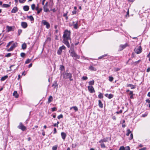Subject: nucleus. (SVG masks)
Wrapping results in <instances>:
<instances>
[{"label":"nucleus","instance_id":"54","mask_svg":"<svg viewBox=\"0 0 150 150\" xmlns=\"http://www.w3.org/2000/svg\"><path fill=\"white\" fill-rule=\"evenodd\" d=\"M125 150H130V148L129 146H127L125 147Z\"/></svg>","mask_w":150,"mask_h":150},{"label":"nucleus","instance_id":"25","mask_svg":"<svg viewBox=\"0 0 150 150\" xmlns=\"http://www.w3.org/2000/svg\"><path fill=\"white\" fill-rule=\"evenodd\" d=\"M27 47L26 44L24 43L22 45V48L23 50H25Z\"/></svg>","mask_w":150,"mask_h":150},{"label":"nucleus","instance_id":"39","mask_svg":"<svg viewBox=\"0 0 150 150\" xmlns=\"http://www.w3.org/2000/svg\"><path fill=\"white\" fill-rule=\"evenodd\" d=\"M100 146L101 148H106V146H105V145L103 143H100Z\"/></svg>","mask_w":150,"mask_h":150},{"label":"nucleus","instance_id":"46","mask_svg":"<svg viewBox=\"0 0 150 150\" xmlns=\"http://www.w3.org/2000/svg\"><path fill=\"white\" fill-rule=\"evenodd\" d=\"M125 147L123 146H122L120 147L119 150H125Z\"/></svg>","mask_w":150,"mask_h":150},{"label":"nucleus","instance_id":"64","mask_svg":"<svg viewBox=\"0 0 150 150\" xmlns=\"http://www.w3.org/2000/svg\"><path fill=\"white\" fill-rule=\"evenodd\" d=\"M150 71V68L149 67L146 70V72H149Z\"/></svg>","mask_w":150,"mask_h":150},{"label":"nucleus","instance_id":"24","mask_svg":"<svg viewBox=\"0 0 150 150\" xmlns=\"http://www.w3.org/2000/svg\"><path fill=\"white\" fill-rule=\"evenodd\" d=\"M58 86V84L57 83V81H55L54 82V83L52 85V86L54 87V88H57Z\"/></svg>","mask_w":150,"mask_h":150},{"label":"nucleus","instance_id":"15","mask_svg":"<svg viewBox=\"0 0 150 150\" xmlns=\"http://www.w3.org/2000/svg\"><path fill=\"white\" fill-rule=\"evenodd\" d=\"M105 96L109 99H110L112 98L114 96V95L113 94H108V93H106V94H105Z\"/></svg>","mask_w":150,"mask_h":150},{"label":"nucleus","instance_id":"45","mask_svg":"<svg viewBox=\"0 0 150 150\" xmlns=\"http://www.w3.org/2000/svg\"><path fill=\"white\" fill-rule=\"evenodd\" d=\"M63 116L62 114H60V115H58L57 117V118L59 119H60L61 118H63Z\"/></svg>","mask_w":150,"mask_h":150},{"label":"nucleus","instance_id":"41","mask_svg":"<svg viewBox=\"0 0 150 150\" xmlns=\"http://www.w3.org/2000/svg\"><path fill=\"white\" fill-rule=\"evenodd\" d=\"M109 81L110 82H112L114 79V78L113 77L110 76H109Z\"/></svg>","mask_w":150,"mask_h":150},{"label":"nucleus","instance_id":"5","mask_svg":"<svg viewBox=\"0 0 150 150\" xmlns=\"http://www.w3.org/2000/svg\"><path fill=\"white\" fill-rule=\"evenodd\" d=\"M18 127L23 131H25L26 130V127L25 126H24L22 122H20L19 125L18 126Z\"/></svg>","mask_w":150,"mask_h":150},{"label":"nucleus","instance_id":"14","mask_svg":"<svg viewBox=\"0 0 150 150\" xmlns=\"http://www.w3.org/2000/svg\"><path fill=\"white\" fill-rule=\"evenodd\" d=\"M21 25L22 27L23 28H25L28 26L27 23L25 22H22L21 23Z\"/></svg>","mask_w":150,"mask_h":150},{"label":"nucleus","instance_id":"29","mask_svg":"<svg viewBox=\"0 0 150 150\" xmlns=\"http://www.w3.org/2000/svg\"><path fill=\"white\" fill-rule=\"evenodd\" d=\"M129 94V95H131L130 96V98L131 99L133 98V91H130Z\"/></svg>","mask_w":150,"mask_h":150},{"label":"nucleus","instance_id":"30","mask_svg":"<svg viewBox=\"0 0 150 150\" xmlns=\"http://www.w3.org/2000/svg\"><path fill=\"white\" fill-rule=\"evenodd\" d=\"M88 83L89 86H92V85H93L94 84V81L93 80L92 81H91L89 82Z\"/></svg>","mask_w":150,"mask_h":150},{"label":"nucleus","instance_id":"12","mask_svg":"<svg viewBox=\"0 0 150 150\" xmlns=\"http://www.w3.org/2000/svg\"><path fill=\"white\" fill-rule=\"evenodd\" d=\"M128 46V45L127 43H126L124 45H120V50H122L126 48Z\"/></svg>","mask_w":150,"mask_h":150},{"label":"nucleus","instance_id":"49","mask_svg":"<svg viewBox=\"0 0 150 150\" xmlns=\"http://www.w3.org/2000/svg\"><path fill=\"white\" fill-rule=\"evenodd\" d=\"M20 55L21 57H24L25 56V54L24 53L22 52L21 53Z\"/></svg>","mask_w":150,"mask_h":150},{"label":"nucleus","instance_id":"13","mask_svg":"<svg viewBox=\"0 0 150 150\" xmlns=\"http://www.w3.org/2000/svg\"><path fill=\"white\" fill-rule=\"evenodd\" d=\"M47 4L48 2H47L45 4V5H44V6H43V9L44 11L45 12H47L49 11V10L47 8Z\"/></svg>","mask_w":150,"mask_h":150},{"label":"nucleus","instance_id":"1","mask_svg":"<svg viewBox=\"0 0 150 150\" xmlns=\"http://www.w3.org/2000/svg\"><path fill=\"white\" fill-rule=\"evenodd\" d=\"M70 33V31L66 30L64 31L63 36V39L62 42L68 48L70 47V45L68 40H71Z\"/></svg>","mask_w":150,"mask_h":150},{"label":"nucleus","instance_id":"28","mask_svg":"<svg viewBox=\"0 0 150 150\" xmlns=\"http://www.w3.org/2000/svg\"><path fill=\"white\" fill-rule=\"evenodd\" d=\"M8 77L7 75L5 76H4L2 77L0 79V80L1 81H4L6 80Z\"/></svg>","mask_w":150,"mask_h":150},{"label":"nucleus","instance_id":"62","mask_svg":"<svg viewBox=\"0 0 150 150\" xmlns=\"http://www.w3.org/2000/svg\"><path fill=\"white\" fill-rule=\"evenodd\" d=\"M146 147H144L142 148V149H139V150H146Z\"/></svg>","mask_w":150,"mask_h":150},{"label":"nucleus","instance_id":"61","mask_svg":"<svg viewBox=\"0 0 150 150\" xmlns=\"http://www.w3.org/2000/svg\"><path fill=\"white\" fill-rule=\"evenodd\" d=\"M76 10L73 11H72V13L73 14H76Z\"/></svg>","mask_w":150,"mask_h":150},{"label":"nucleus","instance_id":"40","mask_svg":"<svg viewBox=\"0 0 150 150\" xmlns=\"http://www.w3.org/2000/svg\"><path fill=\"white\" fill-rule=\"evenodd\" d=\"M13 42V41H11L9 42L6 46V47H8L11 45V44Z\"/></svg>","mask_w":150,"mask_h":150},{"label":"nucleus","instance_id":"9","mask_svg":"<svg viewBox=\"0 0 150 150\" xmlns=\"http://www.w3.org/2000/svg\"><path fill=\"white\" fill-rule=\"evenodd\" d=\"M88 89L89 91L91 93H94L95 91L92 86H88Z\"/></svg>","mask_w":150,"mask_h":150},{"label":"nucleus","instance_id":"58","mask_svg":"<svg viewBox=\"0 0 150 150\" xmlns=\"http://www.w3.org/2000/svg\"><path fill=\"white\" fill-rule=\"evenodd\" d=\"M42 134L43 136H44L45 135V132L44 130H42Z\"/></svg>","mask_w":150,"mask_h":150},{"label":"nucleus","instance_id":"42","mask_svg":"<svg viewBox=\"0 0 150 150\" xmlns=\"http://www.w3.org/2000/svg\"><path fill=\"white\" fill-rule=\"evenodd\" d=\"M31 60V59H28L25 62V64H28L30 62Z\"/></svg>","mask_w":150,"mask_h":150},{"label":"nucleus","instance_id":"4","mask_svg":"<svg viewBox=\"0 0 150 150\" xmlns=\"http://www.w3.org/2000/svg\"><path fill=\"white\" fill-rule=\"evenodd\" d=\"M142 48L141 47L139 46L136 47L134 50V51L137 54H139L142 52Z\"/></svg>","mask_w":150,"mask_h":150},{"label":"nucleus","instance_id":"44","mask_svg":"<svg viewBox=\"0 0 150 150\" xmlns=\"http://www.w3.org/2000/svg\"><path fill=\"white\" fill-rule=\"evenodd\" d=\"M11 54L10 53L7 54L5 56L6 57H9L11 56Z\"/></svg>","mask_w":150,"mask_h":150},{"label":"nucleus","instance_id":"52","mask_svg":"<svg viewBox=\"0 0 150 150\" xmlns=\"http://www.w3.org/2000/svg\"><path fill=\"white\" fill-rule=\"evenodd\" d=\"M51 110L52 112H54L57 110V108L56 107H53L51 108Z\"/></svg>","mask_w":150,"mask_h":150},{"label":"nucleus","instance_id":"18","mask_svg":"<svg viewBox=\"0 0 150 150\" xmlns=\"http://www.w3.org/2000/svg\"><path fill=\"white\" fill-rule=\"evenodd\" d=\"M61 135L62 139L63 140H64L67 136L66 134L64 132H62L61 133Z\"/></svg>","mask_w":150,"mask_h":150},{"label":"nucleus","instance_id":"16","mask_svg":"<svg viewBox=\"0 0 150 150\" xmlns=\"http://www.w3.org/2000/svg\"><path fill=\"white\" fill-rule=\"evenodd\" d=\"M18 8L16 6L14 7L11 11V13H15L17 12L18 11Z\"/></svg>","mask_w":150,"mask_h":150},{"label":"nucleus","instance_id":"19","mask_svg":"<svg viewBox=\"0 0 150 150\" xmlns=\"http://www.w3.org/2000/svg\"><path fill=\"white\" fill-rule=\"evenodd\" d=\"M13 96H14L16 98H17L19 96V95L18 93L16 91H14L13 94Z\"/></svg>","mask_w":150,"mask_h":150},{"label":"nucleus","instance_id":"55","mask_svg":"<svg viewBox=\"0 0 150 150\" xmlns=\"http://www.w3.org/2000/svg\"><path fill=\"white\" fill-rule=\"evenodd\" d=\"M19 1L20 3H23L25 1V0H19Z\"/></svg>","mask_w":150,"mask_h":150},{"label":"nucleus","instance_id":"11","mask_svg":"<svg viewBox=\"0 0 150 150\" xmlns=\"http://www.w3.org/2000/svg\"><path fill=\"white\" fill-rule=\"evenodd\" d=\"M108 139H109L110 140L111 139V137H106L105 138H104L103 139H101L99 141V143H103L104 142H106L108 141Z\"/></svg>","mask_w":150,"mask_h":150},{"label":"nucleus","instance_id":"33","mask_svg":"<svg viewBox=\"0 0 150 150\" xmlns=\"http://www.w3.org/2000/svg\"><path fill=\"white\" fill-rule=\"evenodd\" d=\"M99 93L98 95V97L100 99L103 98V94L101 93Z\"/></svg>","mask_w":150,"mask_h":150},{"label":"nucleus","instance_id":"10","mask_svg":"<svg viewBox=\"0 0 150 150\" xmlns=\"http://www.w3.org/2000/svg\"><path fill=\"white\" fill-rule=\"evenodd\" d=\"M42 22L44 25H45L47 28L48 29L50 27V24L49 23L47 22L46 20H43L42 21Z\"/></svg>","mask_w":150,"mask_h":150},{"label":"nucleus","instance_id":"32","mask_svg":"<svg viewBox=\"0 0 150 150\" xmlns=\"http://www.w3.org/2000/svg\"><path fill=\"white\" fill-rule=\"evenodd\" d=\"M73 108L74 109L75 111H77L78 110V108L76 106H75L71 107L70 110H71Z\"/></svg>","mask_w":150,"mask_h":150},{"label":"nucleus","instance_id":"38","mask_svg":"<svg viewBox=\"0 0 150 150\" xmlns=\"http://www.w3.org/2000/svg\"><path fill=\"white\" fill-rule=\"evenodd\" d=\"M60 69L61 71H62L64 69V67L63 65H61L60 67Z\"/></svg>","mask_w":150,"mask_h":150},{"label":"nucleus","instance_id":"23","mask_svg":"<svg viewBox=\"0 0 150 150\" xmlns=\"http://www.w3.org/2000/svg\"><path fill=\"white\" fill-rule=\"evenodd\" d=\"M53 100V98L52 96H50L48 100L47 103H50L51 102H52Z\"/></svg>","mask_w":150,"mask_h":150},{"label":"nucleus","instance_id":"17","mask_svg":"<svg viewBox=\"0 0 150 150\" xmlns=\"http://www.w3.org/2000/svg\"><path fill=\"white\" fill-rule=\"evenodd\" d=\"M11 4V2H9V4H4L2 5V6L3 8H8L10 6Z\"/></svg>","mask_w":150,"mask_h":150},{"label":"nucleus","instance_id":"8","mask_svg":"<svg viewBox=\"0 0 150 150\" xmlns=\"http://www.w3.org/2000/svg\"><path fill=\"white\" fill-rule=\"evenodd\" d=\"M17 43H15L13 44L11 47L9 49L7 50V52H10L12 51L13 49L17 46Z\"/></svg>","mask_w":150,"mask_h":150},{"label":"nucleus","instance_id":"26","mask_svg":"<svg viewBox=\"0 0 150 150\" xmlns=\"http://www.w3.org/2000/svg\"><path fill=\"white\" fill-rule=\"evenodd\" d=\"M89 69L91 71H95L96 70L95 68L94 67L92 66H90L89 67Z\"/></svg>","mask_w":150,"mask_h":150},{"label":"nucleus","instance_id":"34","mask_svg":"<svg viewBox=\"0 0 150 150\" xmlns=\"http://www.w3.org/2000/svg\"><path fill=\"white\" fill-rule=\"evenodd\" d=\"M127 132L126 135L127 136H128L131 133V132L129 129H127Z\"/></svg>","mask_w":150,"mask_h":150},{"label":"nucleus","instance_id":"31","mask_svg":"<svg viewBox=\"0 0 150 150\" xmlns=\"http://www.w3.org/2000/svg\"><path fill=\"white\" fill-rule=\"evenodd\" d=\"M27 17L28 18H29L30 19V21H34V19L33 17V16H27Z\"/></svg>","mask_w":150,"mask_h":150},{"label":"nucleus","instance_id":"50","mask_svg":"<svg viewBox=\"0 0 150 150\" xmlns=\"http://www.w3.org/2000/svg\"><path fill=\"white\" fill-rule=\"evenodd\" d=\"M22 30L21 29H19L18 30V35H20L21 33H22Z\"/></svg>","mask_w":150,"mask_h":150},{"label":"nucleus","instance_id":"27","mask_svg":"<svg viewBox=\"0 0 150 150\" xmlns=\"http://www.w3.org/2000/svg\"><path fill=\"white\" fill-rule=\"evenodd\" d=\"M98 105L100 107L103 108V105L101 100H98Z\"/></svg>","mask_w":150,"mask_h":150},{"label":"nucleus","instance_id":"43","mask_svg":"<svg viewBox=\"0 0 150 150\" xmlns=\"http://www.w3.org/2000/svg\"><path fill=\"white\" fill-rule=\"evenodd\" d=\"M42 9L41 8L38 9V10H37L36 11H37V14H39L42 11Z\"/></svg>","mask_w":150,"mask_h":150},{"label":"nucleus","instance_id":"57","mask_svg":"<svg viewBox=\"0 0 150 150\" xmlns=\"http://www.w3.org/2000/svg\"><path fill=\"white\" fill-rule=\"evenodd\" d=\"M57 149V146H54L52 147L53 150H56Z\"/></svg>","mask_w":150,"mask_h":150},{"label":"nucleus","instance_id":"7","mask_svg":"<svg viewBox=\"0 0 150 150\" xmlns=\"http://www.w3.org/2000/svg\"><path fill=\"white\" fill-rule=\"evenodd\" d=\"M15 27L14 26H10L8 25H7L6 27L7 29V32H9L11 31H14L15 29Z\"/></svg>","mask_w":150,"mask_h":150},{"label":"nucleus","instance_id":"20","mask_svg":"<svg viewBox=\"0 0 150 150\" xmlns=\"http://www.w3.org/2000/svg\"><path fill=\"white\" fill-rule=\"evenodd\" d=\"M73 27L75 29H77L78 28V21H77L73 25Z\"/></svg>","mask_w":150,"mask_h":150},{"label":"nucleus","instance_id":"21","mask_svg":"<svg viewBox=\"0 0 150 150\" xmlns=\"http://www.w3.org/2000/svg\"><path fill=\"white\" fill-rule=\"evenodd\" d=\"M127 87H130L132 89H134L135 88V86L131 84H127Z\"/></svg>","mask_w":150,"mask_h":150},{"label":"nucleus","instance_id":"63","mask_svg":"<svg viewBox=\"0 0 150 150\" xmlns=\"http://www.w3.org/2000/svg\"><path fill=\"white\" fill-rule=\"evenodd\" d=\"M147 57L149 58V61H150V53H149V54L147 55Z\"/></svg>","mask_w":150,"mask_h":150},{"label":"nucleus","instance_id":"60","mask_svg":"<svg viewBox=\"0 0 150 150\" xmlns=\"http://www.w3.org/2000/svg\"><path fill=\"white\" fill-rule=\"evenodd\" d=\"M39 4H37V6L36 7V8H35V9L37 10H38V9H39Z\"/></svg>","mask_w":150,"mask_h":150},{"label":"nucleus","instance_id":"51","mask_svg":"<svg viewBox=\"0 0 150 150\" xmlns=\"http://www.w3.org/2000/svg\"><path fill=\"white\" fill-rule=\"evenodd\" d=\"M133 138V135L131 133L130 135V137L129 138V140H131Z\"/></svg>","mask_w":150,"mask_h":150},{"label":"nucleus","instance_id":"48","mask_svg":"<svg viewBox=\"0 0 150 150\" xmlns=\"http://www.w3.org/2000/svg\"><path fill=\"white\" fill-rule=\"evenodd\" d=\"M146 102L150 103V104L149 105V107L150 108V100L149 99H147L146 100Z\"/></svg>","mask_w":150,"mask_h":150},{"label":"nucleus","instance_id":"6","mask_svg":"<svg viewBox=\"0 0 150 150\" xmlns=\"http://www.w3.org/2000/svg\"><path fill=\"white\" fill-rule=\"evenodd\" d=\"M66 47L64 45L60 47L57 50V53L59 55H61L62 52L63 50H65Z\"/></svg>","mask_w":150,"mask_h":150},{"label":"nucleus","instance_id":"37","mask_svg":"<svg viewBox=\"0 0 150 150\" xmlns=\"http://www.w3.org/2000/svg\"><path fill=\"white\" fill-rule=\"evenodd\" d=\"M107 55H108L106 54H105L103 55H102V56L99 57L98 59H101L107 56Z\"/></svg>","mask_w":150,"mask_h":150},{"label":"nucleus","instance_id":"47","mask_svg":"<svg viewBox=\"0 0 150 150\" xmlns=\"http://www.w3.org/2000/svg\"><path fill=\"white\" fill-rule=\"evenodd\" d=\"M82 79L83 80H86L88 79V77L86 76H83L82 77Z\"/></svg>","mask_w":150,"mask_h":150},{"label":"nucleus","instance_id":"56","mask_svg":"<svg viewBox=\"0 0 150 150\" xmlns=\"http://www.w3.org/2000/svg\"><path fill=\"white\" fill-rule=\"evenodd\" d=\"M122 110H120L119 111L116 112V113L117 114H119L120 113H121L122 112Z\"/></svg>","mask_w":150,"mask_h":150},{"label":"nucleus","instance_id":"35","mask_svg":"<svg viewBox=\"0 0 150 150\" xmlns=\"http://www.w3.org/2000/svg\"><path fill=\"white\" fill-rule=\"evenodd\" d=\"M140 61H141V60H139L137 61H136L135 62H132V64H134V65H136L137 64H138L139 63V62Z\"/></svg>","mask_w":150,"mask_h":150},{"label":"nucleus","instance_id":"22","mask_svg":"<svg viewBox=\"0 0 150 150\" xmlns=\"http://www.w3.org/2000/svg\"><path fill=\"white\" fill-rule=\"evenodd\" d=\"M29 9V6L27 5H25L23 7V9L25 11H28Z\"/></svg>","mask_w":150,"mask_h":150},{"label":"nucleus","instance_id":"59","mask_svg":"<svg viewBox=\"0 0 150 150\" xmlns=\"http://www.w3.org/2000/svg\"><path fill=\"white\" fill-rule=\"evenodd\" d=\"M57 132L56 129V128H54V132L53 134H55Z\"/></svg>","mask_w":150,"mask_h":150},{"label":"nucleus","instance_id":"53","mask_svg":"<svg viewBox=\"0 0 150 150\" xmlns=\"http://www.w3.org/2000/svg\"><path fill=\"white\" fill-rule=\"evenodd\" d=\"M120 69L118 68H114V71H119L120 70Z\"/></svg>","mask_w":150,"mask_h":150},{"label":"nucleus","instance_id":"3","mask_svg":"<svg viewBox=\"0 0 150 150\" xmlns=\"http://www.w3.org/2000/svg\"><path fill=\"white\" fill-rule=\"evenodd\" d=\"M69 52L71 56L73 57L74 59H76L80 58V56L76 54L73 49H71V50H69Z\"/></svg>","mask_w":150,"mask_h":150},{"label":"nucleus","instance_id":"2","mask_svg":"<svg viewBox=\"0 0 150 150\" xmlns=\"http://www.w3.org/2000/svg\"><path fill=\"white\" fill-rule=\"evenodd\" d=\"M62 75L63 76V78L64 79H69L70 81L73 80V79H72V76L71 73L64 72L62 74Z\"/></svg>","mask_w":150,"mask_h":150},{"label":"nucleus","instance_id":"36","mask_svg":"<svg viewBox=\"0 0 150 150\" xmlns=\"http://www.w3.org/2000/svg\"><path fill=\"white\" fill-rule=\"evenodd\" d=\"M31 8L32 10H34L35 9V4H33L31 5Z\"/></svg>","mask_w":150,"mask_h":150}]
</instances>
